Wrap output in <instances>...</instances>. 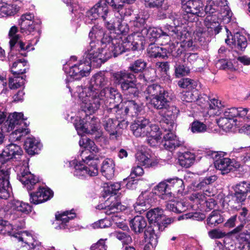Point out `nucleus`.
I'll return each mask as SVG.
<instances>
[{
	"label": "nucleus",
	"instance_id": "f257e3e1",
	"mask_svg": "<svg viewBox=\"0 0 250 250\" xmlns=\"http://www.w3.org/2000/svg\"><path fill=\"white\" fill-rule=\"evenodd\" d=\"M76 92L81 101V107L85 113L90 114L95 113L99 108L101 104L104 101V97L107 96L113 100L114 105L110 107V110L116 111L119 107V103L122 102L121 94L115 88L105 87L101 91L94 90L91 88L82 87L78 86Z\"/></svg>",
	"mask_w": 250,
	"mask_h": 250
},
{
	"label": "nucleus",
	"instance_id": "f03ea898",
	"mask_svg": "<svg viewBox=\"0 0 250 250\" xmlns=\"http://www.w3.org/2000/svg\"><path fill=\"white\" fill-rule=\"evenodd\" d=\"M21 147L15 144L7 145L0 154V198L7 199L10 195L9 175L12 166V160L22 156Z\"/></svg>",
	"mask_w": 250,
	"mask_h": 250
},
{
	"label": "nucleus",
	"instance_id": "7ed1b4c3",
	"mask_svg": "<svg viewBox=\"0 0 250 250\" xmlns=\"http://www.w3.org/2000/svg\"><path fill=\"white\" fill-rule=\"evenodd\" d=\"M79 145L81 146L84 147V149L81 151L80 157L82 162L86 166H83V164H81L76 165L75 167L74 175L78 178L86 177V175L96 176L98 173L96 158L94 156L87 155V154L88 150L91 152L93 151L95 153L98 152V149L97 148V146L93 141L86 137H83L79 141Z\"/></svg>",
	"mask_w": 250,
	"mask_h": 250
},
{
	"label": "nucleus",
	"instance_id": "20e7f679",
	"mask_svg": "<svg viewBox=\"0 0 250 250\" xmlns=\"http://www.w3.org/2000/svg\"><path fill=\"white\" fill-rule=\"evenodd\" d=\"M146 66V62L142 59H138L130 65L128 69L131 72L121 71L114 73V82L116 84L121 85V88L125 94L136 96L138 92L134 81L135 76L133 73L142 72Z\"/></svg>",
	"mask_w": 250,
	"mask_h": 250
},
{
	"label": "nucleus",
	"instance_id": "39448f33",
	"mask_svg": "<svg viewBox=\"0 0 250 250\" xmlns=\"http://www.w3.org/2000/svg\"><path fill=\"white\" fill-rule=\"evenodd\" d=\"M95 42H92L87 47L84 55L83 60L72 65L69 68L66 73L75 80H80L83 77L87 76L90 73L91 65L95 67H99L101 64H98L95 60H96L97 56L95 54L98 49Z\"/></svg>",
	"mask_w": 250,
	"mask_h": 250
},
{
	"label": "nucleus",
	"instance_id": "423d86ee",
	"mask_svg": "<svg viewBox=\"0 0 250 250\" xmlns=\"http://www.w3.org/2000/svg\"><path fill=\"white\" fill-rule=\"evenodd\" d=\"M128 47L129 46L127 45L125 39L121 42L118 39L111 38V41L107 42L106 44H105L101 48H97L98 49L96 52L98 53L95 54L97 58L94 61L98 64H102L112 56L116 57L129 50Z\"/></svg>",
	"mask_w": 250,
	"mask_h": 250
},
{
	"label": "nucleus",
	"instance_id": "0eeeda50",
	"mask_svg": "<svg viewBox=\"0 0 250 250\" xmlns=\"http://www.w3.org/2000/svg\"><path fill=\"white\" fill-rule=\"evenodd\" d=\"M22 113H14L10 114L5 122V126L7 131H10L16 128L15 130L10 134L9 140L11 141L20 140L21 137L28 132L26 128V124L24 122Z\"/></svg>",
	"mask_w": 250,
	"mask_h": 250
},
{
	"label": "nucleus",
	"instance_id": "6e6552de",
	"mask_svg": "<svg viewBox=\"0 0 250 250\" xmlns=\"http://www.w3.org/2000/svg\"><path fill=\"white\" fill-rule=\"evenodd\" d=\"M130 127L133 135L136 137H147L149 133L154 134L157 125L150 124L147 119L140 118L135 121Z\"/></svg>",
	"mask_w": 250,
	"mask_h": 250
},
{
	"label": "nucleus",
	"instance_id": "1a4fd4ad",
	"mask_svg": "<svg viewBox=\"0 0 250 250\" xmlns=\"http://www.w3.org/2000/svg\"><path fill=\"white\" fill-rule=\"evenodd\" d=\"M15 51H10L8 57L10 70L14 76H19L25 73L29 68L27 62L21 59Z\"/></svg>",
	"mask_w": 250,
	"mask_h": 250
},
{
	"label": "nucleus",
	"instance_id": "9d476101",
	"mask_svg": "<svg viewBox=\"0 0 250 250\" xmlns=\"http://www.w3.org/2000/svg\"><path fill=\"white\" fill-rule=\"evenodd\" d=\"M226 153L224 152H214L212 155L215 159L214 166L220 170L222 174L229 173L233 168H236L239 165L234 160L224 157Z\"/></svg>",
	"mask_w": 250,
	"mask_h": 250
},
{
	"label": "nucleus",
	"instance_id": "9b49d317",
	"mask_svg": "<svg viewBox=\"0 0 250 250\" xmlns=\"http://www.w3.org/2000/svg\"><path fill=\"white\" fill-rule=\"evenodd\" d=\"M178 112L179 109L174 105H170L169 104L167 108L160 112L161 116L160 122L162 129L173 130L175 127L174 120Z\"/></svg>",
	"mask_w": 250,
	"mask_h": 250
},
{
	"label": "nucleus",
	"instance_id": "f8f14e48",
	"mask_svg": "<svg viewBox=\"0 0 250 250\" xmlns=\"http://www.w3.org/2000/svg\"><path fill=\"white\" fill-rule=\"evenodd\" d=\"M18 31V27L16 26H12L9 31L8 36L10 39L9 44L11 51H18L19 55H25V53L20 52L29 50L30 44L25 45L23 42L20 40V35L17 34Z\"/></svg>",
	"mask_w": 250,
	"mask_h": 250
},
{
	"label": "nucleus",
	"instance_id": "ddd939ff",
	"mask_svg": "<svg viewBox=\"0 0 250 250\" xmlns=\"http://www.w3.org/2000/svg\"><path fill=\"white\" fill-rule=\"evenodd\" d=\"M106 2L104 1H100L96 4L90 10L86 12V19L85 21L88 23H91L93 20H95L99 17H101L103 20L106 18V16H109L108 7L106 6Z\"/></svg>",
	"mask_w": 250,
	"mask_h": 250
},
{
	"label": "nucleus",
	"instance_id": "4468645a",
	"mask_svg": "<svg viewBox=\"0 0 250 250\" xmlns=\"http://www.w3.org/2000/svg\"><path fill=\"white\" fill-rule=\"evenodd\" d=\"M224 116L236 122L250 121V110L247 108L232 107L228 108L224 112Z\"/></svg>",
	"mask_w": 250,
	"mask_h": 250
},
{
	"label": "nucleus",
	"instance_id": "2eb2a0df",
	"mask_svg": "<svg viewBox=\"0 0 250 250\" xmlns=\"http://www.w3.org/2000/svg\"><path fill=\"white\" fill-rule=\"evenodd\" d=\"M182 8L187 14L202 17L204 14V5L199 0H181Z\"/></svg>",
	"mask_w": 250,
	"mask_h": 250
},
{
	"label": "nucleus",
	"instance_id": "dca6fc26",
	"mask_svg": "<svg viewBox=\"0 0 250 250\" xmlns=\"http://www.w3.org/2000/svg\"><path fill=\"white\" fill-rule=\"evenodd\" d=\"M161 44L164 47H159L152 43L149 45L147 51L151 57L165 59L167 57L168 53H171L173 55L174 45H171V43H168L167 42H163Z\"/></svg>",
	"mask_w": 250,
	"mask_h": 250
},
{
	"label": "nucleus",
	"instance_id": "f3484780",
	"mask_svg": "<svg viewBox=\"0 0 250 250\" xmlns=\"http://www.w3.org/2000/svg\"><path fill=\"white\" fill-rule=\"evenodd\" d=\"M161 35L162 39H165L164 37H166L169 42L170 41V38L172 39H179L180 36L188 35V29L185 26H171L170 25H166L163 28H161Z\"/></svg>",
	"mask_w": 250,
	"mask_h": 250
},
{
	"label": "nucleus",
	"instance_id": "a211bd4d",
	"mask_svg": "<svg viewBox=\"0 0 250 250\" xmlns=\"http://www.w3.org/2000/svg\"><path fill=\"white\" fill-rule=\"evenodd\" d=\"M124 17L116 16L110 13L109 16L104 19L105 27L110 30L117 29L120 33L124 34L127 32L128 28L122 23Z\"/></svg>",
	"mask_w": 250,
	"mask_h": 250
},
{
	"label": "nucleus",
	"instance_id": "6ab92c4d",
	"mask_svg": "<svg viewBox=\"0 0 250 250\" xmlns=\"http://www.w3.org/2000/svg\"><path fill=\"white\" fill-rule=\"evenodd\" d=\"M188 35L180 36L179 40L180 42L175 41L170 42L171 45H174L173 49V56L178 57L186 49H188L193 46V42L191 37V33L188 30Z\"/></svg>",
	"mask_w": 250,
	"mask_h": 250
},
{
	"label": "nucleus",
	"instance_id": "aec40b11",
	"mask_svg": "<svg viewBox=\"0 0 250 250\" xmlns=\"http://www.w3.org/2000/svg\"><path fill=\"white\" fill-rule=\"evenodd\" d=\"M227 38L225 39V42L228 45L233 44L238 50L243 51L248 45L247 41L245 36L237 32L233 36L229 29L225 27Z\"/></svg>",
	"mask_w": 250,
	"mask_h": 250
},
{
	"label": "nucleus",
	"instance_id": "412c9836",
	"mask_svg": "<svg viewBox=\"0 0 250 250\" xmlns=\"http://www.w3.org/2000/svg\"><path fill=\"white\" fill-rule=\"evenodd\" d=\"M18 178L26 187L28 190L33 189L34 186L38 182V179L29 171L28 167H22L20 172L18 174Z\"/></svg>",
	"mask_w": 250,
	"mask_h": 250
},
{
	"label": "nucleus",
	"instance_id": "4be33fe9",
	"mask_svg": "<svg viewBox=\"0 0 250 250\" xmlns=\"http://www.w3.org/2000/svg\"><path fill=\"white\" fill-rule=\"evenodd\" d=\"M223 10H224V12H226V14L224 15L225 16H228L229 17L231 16L232 13L229 11L227 0H220L217 5L212 0H208L204 9V12L207 14H209V15H211L218 11H220L221 13H222Z\"/></svg>",
	"mask_w": 250,
	"mask_h": 250
},
{
	"label": "nucleus",
	"instance_id": "5701e85b",
	"mask_svg": "<svg viewBox=\"0 0 250 250\" xmlns=\"http://www.w3.org/2000/svg\"><path fill=\"white\" fill-rule=\"evenodd\" d=\"M153 194L146 193L141 194L138 198L136 203L134 205L135 212L140 214L144 212L152 204V197Z\"/></svg>",
	"mask_w": 250,
	"mask_h": 250
},
{
	"label": "nucleus",
	"instance_id": "b1692460",
	"mask_svg": "<svg viewBox=\"0 0 250 250\" xmlns=\"http://www.w3.org/2000/svg\"><path fill=\"white\" fill-rule=\"evenodd\" d=\"M145 36L143 34L142 30L141 32H134L125 39L127 45L129 46V50H133L141 48L145 43Z\"/></svg>",
	"mask_w": 250,
	"mask_h": 250
},
{
	"label": "nucleus",
	"instance_id": "393cba45",
	"mask_svg": "<svg viewBox=\"0 0 250 250\" xmlns=\"http://www.w3.org/2000/svg\"><path fill=\"white\" fill-rule=\"evenodd\" d=\"M21 32L23 35L35 36L36 39L35 43L39 41L41 34L40 23L35 21H25L20 23Z\"/></svg>",
	"mask_w": 250,
	"mask_h": 250
},
{
	"label": "nucleus",
	"instance_id": "a878e982",
	"mask_svg": "<svg viewBox=\"0 0 250 250\" xmlns=\"http://www.w3.org/2000/svg\"><path fill=\"white\" fill-rule=\"evenodd\" d=\"M89 37L91 39L94 38L97 40L96 41H92L90 42V43L92 42H95L97 48H99V40L101 41L103 46L105 44H106L107 42L110 41L111 39V37L108 34L104 33L103 28L98 25H95L92 27V30L89 32Z\"/></svg>",
	"mask_w": 250,
	"mask_h": 250
},
{
	"label": "nucleus",
	"instance_id": "bb28decb",
	"mask_svg": "<svg viewBox=\"0 0 250 250\" xmlns=\"http://www.w3.org/2000/svg\"><path fill=\"white\" fill-rule=\"evenodd\" d=\"M53 195V192L50 189L39 188L36 192L30 193V201L34 204H39L50 199Z\"/></svg>",
	"mask_w": 250,
	"mask_h": 250
},
{
	"label": "nucleus",
	"instance_id": "cd10ccee",
	"mask_svg": "<svg viewBox=\"0 0 250 250\" xmlns=\"http://www.w3.org/2000/svg\"><path fill=\"white\" fill-rule=\"evenodd\" d=\"M234 197L237 203L245 201L248 193H250V183L242 181L237 184L234 187Z\"/></svg>",
	"mask_w": 250,
	"mask_h": 250
},
{
	"label": "nucleus",
	"instance_id": "c85d7f7f",
	"mask_svg": "<svg viewBox=\"0 0 250 250\" xmlns=\"http://www.w3.org/2000/svg\"><path fill=\"white\" fill-rule=\"evenodd\" d=\"M135 0H105L106 3L109 4L114 11L117 12L120 16L125 17L129 16L131 11L125 7V3H131Z\"/></svg>",
	"mask_w": 250,
	"mask_h": 250
},
{
	"label": "nucleus",
	"instance_id": "c756f323",
	"mask_svg": "<svg viewBox=\"0 0 250 250\" xmlns=\"http://www.w3.org/2000/svg\"><path fill=\"white\" fill-rule=\"evenodd\" d=\"M166 132L161 140L162 146L167 149L172 150L176 147L181 146L180 142L178 140L177 136L173 132V130L164 129Z\"/></svg>",
	"mask_w": 250,
	"mask_h": 250
},
{
	"label": "nucleus",
	"instance_id": "7c9ffc66",
	"mask_svg": "<svg viewBox=\"0 0 250 250\" xmlns=\"http://www.w3.org/2000/svg\"><path fill=\"white\" fill-rule=\"evenodd\" d=\"M122 102L118 104L119 105V107L116 108V111H115V112H117V109L121 106L122 109L120 111L123 113L122 110H124V116L127 114H130L132 116H136L138 112H140L141 110V106L134 100H128L125 102L124 103V108H123L122 105L121 106L120 104ZM111 110L114 112L113 110Z\"/></svg>",
	"mask_w": 250,
	"mask_h": 250
},
{
	"label": "nucleus",
	"instance_id": "2f4dec72",
	"mask_svg": "<svg viewBox=\"0 0 250 250\" xmlns=\"http://www.w3.org/2000/svg\"><path fill=\"white\" fill-rule=\"evenodd\" d=\"M204 25L211 35L217 34L222 29L217 18L215 15H208L204 20Z\"/></svg>",
	"mask_w": 250,
	"mask_h": 250
},
{
	"label": "nucleus",
	"instance_id": "473e14b6",
	"mask_svg": "<svg viewBox=\"0 0 250 250\" xmlns=\"http://www.w3.org/2000/svg\"><path fill=\"white\" fill-rule=\"evenodd\" d=\"M108 83V79L105 77L104 73L100 72L92 77L90 85L87 88L101 91L102 90L100 88L107 85Z\"/></svg>",
	"mask_w": 250,
	"mask_h": 250
},
{
	"label": "nucleus",
	"instance_id": "72a5a7b5",
	"mask_svg": "<svg viewBox=\"0 0 250 250\" xmlns=\"http://www.w3.org/2000/svg\"><path fill=\"white\" fill-rule=\"evenodd\" d=\"M112 199H115V197H110L103 204L99 205L97 208L99 209H105V213L107 215H110L112 213L118 212L119 210L121 209L120 202L116 201L113 202Z\"/></svg>",
	"mask_w": 250,
	"mask_h": 250
},
{
	"label": "nucleus",
	"instance_id": "f704fd0d",
	"mask_svg": "<svg viewBox=\"0 0 250 250\" xmlns=\"http://www.w3.org/2000/svg\"><path fill=\"white\" fill-rule=\"evenodd\" d=\"M31 210V207L29 204L17 201L15 203L14 212L12 213L13 219L17 218H24L25 215L27 214Z\"/></svg>",
	"mask_w": 250,
	"mask_h": 250
},
{
	"label": "nucleus",
	"instance_id": "c9c22d12",
	"mask_svg": "<svg viewBox=\"0 0 250 250\" xmlns=\"http://www.w3.org/2000/svg\"><path fill=\"white\" fill-rule=\"evenodd\" d=\"M167 97L168 93L166 91L157 97H150V103L155 108L162 110L168 106L169 102Z\"/></svg>",
	"mask_w": 250,
	"mask_h": 250
},
{
	"label": "nucleus",
	"instance_id": "e433bc0d",
	"mask_svg": "<svg viewBox=\"0 0 250 250\" xmlns=\"http://www.w3.org/2000/svg\"><path fill=\"white\" fill-rule=\"evenodd\" d=\"M42 147L40 142L34 137L27 138L24 142L25 150L31 155L38 154Z\"/></svg>",
	"mask_w": 250,
	"mask_h": 250
},
{
	"label": "nucleus",
	"instance_id": "4c0bfd02",
	"mask_svg": "<svg viewBox=\"0 0 250 250\" xmlns=\"http://www.w3.org/2000/svg\"><path fill=\"white\" fill-rule=\"evenodd\" d=\"M14 237L17 238L19 241L24 242L30 249H34L37 242L34 239L31 234L27 231H21L16 232Z\"/></svg>",
	"mask_w": 250,
	"mask_h": 250
},
{
	"label": "nucleus",
	"instance_id": "58836bf2",
	"mask_svg": "<svg viewBox=\"0 0 250 250\" xmlns=\"http://www.w3.org/2000/svg\"><path fill=\"white\" fill-rule=\"evenodd\" d=\"M115 165L112 160L106 159L103 162L101 171L103 175L108 179H111L114 175Z\"/></svg>",
	"mask_w": 250,
	"mask_h": 250
},
{
	"label": "nucleus",
	"instance_id": "ea45409f",
	"mask_svg": "<svg viewBox=\"0 0 250 250\" xmlns=\"http://www.w3.org/2000/svg\"><path fill=\"white\" fill-rule=\"evenodd\" d=\"M149 221V226L146 230H149L150 232H154L156 233L157 231H163L165 228L167 227L168 224L171 223V220H168V222H167V220H148Z\"/></svg>",
	"mask_w": 250,
	"mask_h": 250
},
{
	"label": "nucleus",
	"instance_id": "a19ab883",
	"mask_svg": "<svg viewBox=\"0 0 250 250\" xmlns=\"http://www.w3.org/2000/svg\"><path fill=\"white\" fill-rule=\"evenodd\" d=\"M167 181H164L160 183L156 187L155 190L157 191L158 193L162 195L161 198L166 200H170L171 198V192L170 190V186L167 184Z\"/></svg>",
	"mask_w": 250,
	"mask_h": 250
},
{
	"label": "nucleus",
	"instance_id": "79ce46f5",
	"mask_svg": "<svg viewBox=\"0 0 250 250\" xmlns=\"http://www.w3.org/2000/svg\"><path fill=\"white\" fill-rule=\"evenodd\" d=\"M194 154L189 151L183 153L179 156L180 165L185 167H190L194 163Z\"/></svg>",
	"mask_w": 250,
	"mask_h": 250
},
{
	"label": "nucleus",
	"instance_id": "37998d69",
	"mask_svg": "<svg viewBox=\"0 0 250 250\" xmlns=\"http://www.w3.org/2000/svg\"><path fill=\"white\" fill-rule=\"evenodd\" d=\"M143 30V34L145 36L146 39H149L151 41H153L155 39L160 38L162 39L161 35V28H156L155 27H149L148 28L145 27Z\"/></svg>",
	"mask_w": 250,
	"mask_h": 250
},
{
	"label": "nucleus",
	"instance_id": "c03bdc74",
	"mask_svg": "<svg viewBox=\"0 0 250 250\" xmlns=\"http://www.w3.org/2000/svg\"><path fill=\"white\" fill-rule=\"evenodd\" d=\"M161 133L160 131V128L158 125H157V129L155 130L154 134L153 135L149 133L147 135V142L151 146H159L160 147H162V142H161Z\"/></svg>",
	"mask_w": 250,
	"mask_h": 250
},
{
	"label": "nucleus",
	"instance_id": "a18cd8bd",
	"mask_svg": "<svg viewBox=\"0 0 250 250\" xmlns=\"http://www.w3.org/2000/svg\"><path fill=\"white\" fill-rule=\"evenodd\" d=\"M165 91H166V90L160 85L153 84L149 85L147 87L145 91V93L148 95L146 96V98L147 99L149 98L150 99V97H157L162 94L163 92H165Z\"/></svg>",
	"mask_w": 250,
	"mask_h": 250
},
{
	"label": "nucleus",
	"instance_id": "49530a36",
	"mask_svg": "<svg viewBox=\"0 0 250 250\" xmlns=\"http://www.w3.org/2000/svg\"><path fill=\"white\" fill-rule=\"evenodd\" d=\"M136 159L138 161V164L142 165L146 167H152L155 165V162L148 154H145L142 152L137 153L136 154Z\"/></svg>",
	"mask_w": 250,
	"mask_h": 250
},
{
	"label": "nucleus",
	"instance_id": "de8ad7c7",
	"mask_svg": "<svg viewBox=\"0 0 250 250\" xmlns=\"http://www.w3.org/2000/svg\"><path fill=\"white\" fill-rule=\"evenodd\" d=\"M221 103L218 100L212 99L208 101L207 107V114L209 116H214L220 114Z\"/></svg>",
	"mask_w": 250,
	"mask_h": 250
},
{
	"label": "nucleus",
	"instance_id": "09e8293b",
	"mask_svg": "<svg viewBox=\"0 0 250 250\" xmlns=\"http://www.w3.org/2000/svg\"><path fill=\"white\" fill-rule=\"evenodd\" d=\"M170 186V190L173 188V191L179 193H182L184 189L185 186L183 181L179 178H175L166 180Z\"/></svg>",
	"mask_w": 250,
	"mask_h": 250
},
{
	"label": "nucleus",
	"instance_id": "8fccbe9b",
	"mask_svg": "<svg viewBox=\"0 0 250 250\" xmlns=\"http://www.w3.org/2000/svg\"><path fill=\"white\" fill-rule=\"evenodd\" d=\"M199 96V91L196 89L191 91L183 92L180 95L181 99L186 102H193L197 100Z\"/></svg>",
	"mask_w": 250,
	"mask_h": 250
},
{
	"label": "nucleus",
	"instance_id": "3c124183",
	"mask_svg": "<svg viewBox=\"0 0 250 250\" xmlns=\"http://www.w3.org/2000/svg\"><path fill=\"white\" fill-rule=\"evenodd\" d=\"M218 125L225 130H229L232 128L233 126L239 125V124L236 122V120H232L226 118L225 116L221 117L217 121Z\"/></svg>",
	"mask_w": 250,
	"mask_h": 250
},
{
	"label": "nucleus",
	"instance_id": "603ef678",
	"mask_svg": "<svg viewBox=\"0 0 250 250\" xmlns=\"http://www.w3.org/2000/svg\"><path fill=\"white\" fill-rule=\"evenodd\" d=\"M130 227L135 232L141 233L146 227V220H130Z\"/></svg>",
	"mask_w": 250,
	"mask_h": 250
},
{
	"label": "nucleus",
	"instance_id": "864d4df0",
	"mask_svg": "<svg viewBox=\"0 0 250 250\" xmlns=\"http://www.w3.org/2000/svg\"><path fill=\"white\" fill-rule=\"evenodd\" d=\"M147 219H159L165 217L166 215L164 210L159 207L151 209L146 213Z\"/></svg>",
	"mask_w": 250,
	"mask_h": 250
},
{
	"label": "nucleus",
	"instance_id": "5fc2aeb1",
	"mask_svg": "<svg viewBox=\"0 0 250 250\" xmlns=\"http://www.w3.org/2000/svg\"><path fill=\"white\" fill-rule=\"evenodd\" d=\"M117 120L108 118L105 120L104 125L105 129L108 131L110 136H114L117 133L116 128L117 127Z\"/></svg>",
	"mask_w": 250,
	"mask_h": 250
},
{
	"label": "nucleus",
	"instance_id": "6e6d98bb",
	"mask_svg": "<svg viewBox=\"0 0 250 250\" xmlns=\"http://www.w3.org/2000/svg\"><path fill=\"white\" fill-rule=\"evenodd\" d=\"M16 13L13 5L2 2L0 5V17L11 16Z\"/></svg>",
	"mask_w": 250,
	"mask_h": 250
},
{
	"label": "nucleus",
	"instance_id": "4d7b16f0",
	"mask_svg": "<svg viewBox=\"0 0 250 250\" xmlns=\"http://www.w3.org/2000/svg\"><path fill=\"white\" fill-rule=\"evenodd\" d=\"M13 226L6 220H0V231L3 233H8L14 237L16 233L13 231Z\"/></svg>",
	"mask_w": 250,
	"mask_h": 250
},
{
	"label": "nucleus",
	"instance_id": "13d9d810",
	"mask_svg": "<svg viewBox=\"0 0 250 250\" xmlns=\"http://www.w3.org/2000/svg\"><path fill=\"white\" fill-rule=\"evenodd\" d=\"M67 217V219H74L80 217L78 213H76L74 209L66 210L64 211H57L55 213V219H63V217Z\"/></svg>",
	"mask_w": 250,
	"mask_h": 250
},
{
	"label": "nucleus",
	"instance_id": "bf43d9fd",
	"mask_svg": "<svg viewBox=\"0 0 250 250\" xmlns=\"http://www.w3.org/2000/svg\"><path fill=\"white\" fill-rule=\"evenodd\" d=\"M178 85L183 88L195 89L197 85V82L189 78L181 79L178 82Z\"/></svg>",
	"mask_w": 250,
	"mask_h": 250
},
{
	"label": "nucleus",
	"instance_id": "052dcab7",
	"mask_svg": "<svg viewBox=\"0 0 250 250\" xmlns=\"http://www.w3.org/2000/svg\"><path fill=\"white\" fill-rule=\"evenodd\" d=\"M195 35L199 42L203 44L207 42V38L211 35L207 30L205 31L203 28L199 27L196 30Z\"/></svg>",
	"mask_w": 250,
	"mask_h": 250
},
{
	"label": "nucleus",
	"instance_id": "680f3d73",
	"mask_svg": "<svg viewBox=\"0 0 250 250\" xmlns=\"http://www.w3.org/2000/svg\"><path fill=\"white\" fill-rule=\"evenodd\" d=\"M145 239L148 238L149 240V244L152 247H155L158 243V237L154 232H150L149 230H146L144 232Z\"/></svg>",
	"mask_w": 250,
	"mask_h": 250
},
{
	"label": "nucleus",
	"instance_id": "e2e57ef3",
	"mask_svg": "<svg viewBox=\"0 0 250 250\" xmlns=\"http://www.w3.org/2000/svg\"><path fill=\"white\" fill-rule=\"evenodd\" d=\"M14 78H10L9 85L11 89H17L24 84V80L22 77L19 76H14Z\"/></svg>",
	"mask_w": 250,
	"mask_h": 250
},
{
	"label": "nucleus",
	"instance_id": "0e129e2a",
	"mask_svg": "<svg viewBox=\"0 0 250 250\" xmlns=\"http://www.w3.org/2000/svg\"><path fill=\"white\" fill-rule=\"evenodd\" d=\"M121 189V184L120 183H109L105 187L104 190L106 193L108 194H117V192Z\"/></svg>",
	"mask_w": 250,
	"mask_h": 250
},
{
	"label": "nucleus",
	"instance_id": "69168bd1",
	"mask_svg": "<svg viewBox=\"0 0 250 250\" xmlns=\"http://www.w3.org/2000/svg\"><path fill=\"white\" fill-rule=\"evenodd\" d=\"M189 199L191 201L199 203H201L202 202H206L208 203V202H207L206 194L201 192L192 193L189 196Z\"/></svg>",
	"mask_w": 250,
	"mask_h": 250
},
{
	"label": "nucleus",
	"instance_id": "338daca9",
	"mask_svg": "<svg viewBox=\"0 0 250 250\" xmlns=\"http://www.w3.org/2000/svg\"><path fill=\"white\" fill-rule=\"evenodd\" d=\"M97 123L96 120L93 118H92L90 121H86V133L92 134L96 131L98 129Z\"/></svg>",
	"mask_w": 250,
	"mask_h": 250
},
{
	"label": "nucleus",
	"instance_id": "774afa93",
	"mask_svg": "<svg viewBox=\"0 0 250 250\" xmlns=\"http://www.w3.org/2000/svg\"><path fill=\"white\" fill-rule=\"evenodd\" d=\"M189 71V68L184 65H179L175 69V75L178 78L187 75Z\"/></svg>",
	"mask_w": 250,
	"mask_h": 250
}]
</instances>
